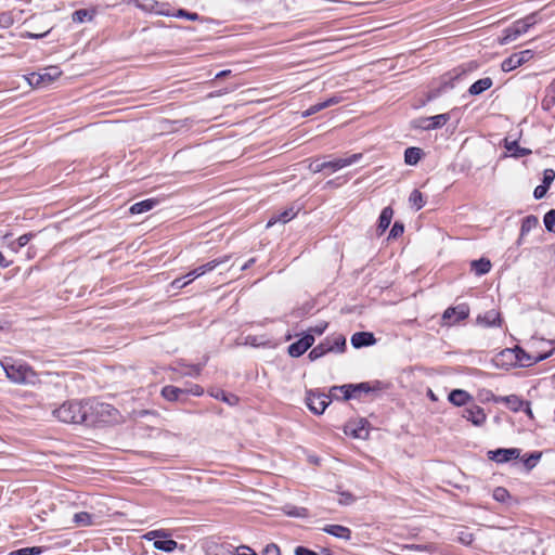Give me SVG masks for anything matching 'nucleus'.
I'll return each instance as SVG.
<instances>
[{"label": "nucleus", "instance_id": "obj_27", "mask_svg": "<svg viewBox=\"0 0 555 555\" xmlns=\"http://www.w3.org/2000/svg\"><path fill=\"white\" fill-rule=\"evenodd\" d=\"M332 352L331 347L328 345L327 339H324L322 343L317 345L308 354L311 361L318 360L325 356L326 353Z\"/></svg>", "mask_w": 555, "mask_h": 555}, {"label": "nucleus", "instance_id": "obj_19", "mask_svg": "<svg viewBox=\"0 0 555 555\" xmlns=\"http://www.w3.org/2000/svg\"><path fill=\"white\" fill-rule=\"evenodd\" d=\"M539 225V219L538 217L533 215H529L522 219L521 227H520V234L517 240V244L521 245L524 237L534 228Z\"/></svg>", "mask_w": 555, "mask_h": 555}, {"label": "nucleus", "instance_id": "obj_9", "mask_svg": "<svg viewBox=\"0 0 555 555\" xmlns=\"http://www.w3.org/2000/svg\"><path fill=\"white\" fill-rule=\"evenodd\" d=\"M469 315V307L465 304L456 307H450L446 309L442 314V320L446 325H453L462 320H465Z\"/></svg>", "mask_w": 555, "mask_h": 555}, {"label": "nucleus", "instance_id": "obj_23", "mask_svg": "<svg viewBox=\"0 0 555 555\" xmlns=\"http://www.w3.org/2000/svg\"><path fill=\"white\" fill-rule=\"evenodd\" d=\"M157 204H158L157 199H155V198H147V199H144V201H141V202H138V203L133 204L130 207L129 211L132 215L146 212V211H150L151 209H153Z\"/></svg>", "mask_w": 555, "mask_h": 555}, {"label": "nucleus", "instance_id": "obj_24", "mask_svg": "<svg viewBox=\"0 0 555 555\" xmlns=\"http://www.w3.org/2000/svg\"><path fill=\"white\" fill-rule=\"evenodd\" d=\"M472 399L470 395L462 389H454L449 393V400L456 406H462L467 404V402Z\"/></svg>", "mask_w": 555, "mask_h": 555}, {"label": "nucleus", "instance_id": "obj_13", "mask_svg": "<svg viewBox=\"0 0 555 555\" xmlns=\"http://www.w3.org/2000/svg\"><path fill=\"white\" fill-rule=\"evenodd\" d=\"M463 417L475 426H481L486 422L487 415L481 406L472 403L463 410Z\"/></svg>", "mask_w": 555, "mask_h": 555}, {"label": "nucleus", "instance_id": "obj_51", "mask_svg": "<svg viewBox=\"0 0 555 555\" xmlns=\"http://www.w3.org/2000/svg\"><path fill=\"white\" fill-rule=\"evenodd\" d=\"M263 555H281L280 547L274 543H270L264 547Z\"/></svg>", "mask_w": 555, "mask_h": 555}, {"label": "nucleus", "instance_id": "obj_54", "mask_svg": "<svg viewBox=\"0 0 555 555\" xmlns=\"http://www.w3.org/2000/svg\"><path fill=\"white\" fill-rule=\"evenodd\" d=\"M428 124L430 125V120H429V117H425V118H420L417 120L414 121V126L416 128H421V129H424V130H431V128H428L426 126H428Z\"/></svg>", "mask_w": 555, "mask_h": 555}, {"label": "nucleus", "instance_id": "obj_52", "mask_svg": "<svg viewBox=\"0 0 555 555\" xmlns=\"http://www.w3.org/2000/svg\"><path fill=\"white\" fill-rule=\"evenodd\" d=\"M548 190V186L544 185V184H541V185H538L534 191H533V196L537 198V199H540L542 197L545 196L546 192Z\"/></svg>", "mask_w": 555, "mask_h": 555}, {"label": "nucleus", "instance_id": "obj_64", "mask_svg": "<svg viewBox=\"0 0 555 555\" xmlns=\"http://www.w3.org/2000/svg\"><path fill=\"white\" fill-rule=\"evenodd\" d=\"M255 258H250L247 262H245L242 267H241V271H244V270H247L248 268H250L254 263H255Z\"/></svg>", "mask_w": 555, "mask_h": 555}, {"label": "nucleus", "instance_id": "obj_31", "mask_svg": "<svg viewBox=\"0 0 555 555\" xmlns=\"http://www.w3.org/2000/svg\"><path fill=\"white\" fill-rule=\"evenodd\" d=\"M182 393H186V390L184 389H181V388H178L176 386H165L163 389H162V396L169 400V401H176L179 399L180 395Z\"/></svg>", "mask_w": 555, "mask_h": 555}, {"label": "nucleus", "instance_id": "obj_63", "mask_svg": "<svg viewBox=\"0 0 555 555\" xmlns=\"http://www.w3.org/2000/svg\"><path fill=\"white\" fill-rule=\"evenodd\" d=\"M10 264H11V262L8 261L4 257V255L0 251V267L8 268Z\"/></svg>", "mask_w": 555, "mask_h": 555}, {"label": "nucleus", "instance_id": "obj_50", "mask_svg": "<svg viewBox=\"0 0 555 555\" xmlns=\"http://www.w3.org/2000/svg\"><path fill=\"white\" fill-rule=\"evenodd\" d=\"M194 279H190V280H184V278H177L172 281L171 283V286L176 289H180V288H183L184 286H186L189 283H191Z\"/></svg>", "mask_w": 555, "mask_h": 555}, {"label": "nucleus", "instance_id": "obj_49", "mask_svg": "<svg viewBox=\"0 0 555 555\" xmlns=\"http://www.w3.org/2000/svg\"><path fill=\"white\" fill-rule=\"evenodd\" d=\"M52 27L48 28L47 30H44L43 33H30V31H26L22 37L23 38H27V39H39V38H43L46 37L50 31H51Z\"/></svg>", "mask_w": 555, "mask_h": 555}, {"label": "nucleus", "instance_id": "obj_62", "mask_svg": "<svg viewBox=\"0 0 555 555\" xmlns=\"http://www.w3.org/2000/svg\"><path fill=\"white\" fill-rule=\"evenodd\" d=\"M460 541L464 544H470L473 542V535L469 533H466L464 537L460 538Z\"/></svg>", "mask_w": 555, "mask_h": 555}, {"label": "nucleus", "instance_id": "obj_60", "mask_svg": "<svg viewBox=\"0 0 555 555\" xmlns=\"http://www.w3.org/2000/svg\"><path fill=\"white\" fill-rule=\"evenodd\" d=\"M201 370H202L201 365H192L190 367V371L185 372L184 374L189 375V376H198L201 373Z\"/></svg>", "mask_w": 555, "mask_h": 555}, {"label": "nucleus", "instance_id": "obj_29", "mask_svg": "<svg viewBox=\"0 0 555 555\" xmlns=\"http://www.w3.org/2000/svg\"><path fill=\"white\" fill-rule=\"evenodd\" d=\"M423 151L420 147H408L404 151V162L408 165L414 166L416 165L421 158H422Z\"/></svg>", "mask_w": 555, "mask_h": 555}, {"label": "nucleus", "instance_id": "obj_17", "mask_svg": "<svg viewBox=\"0 0 555 555\" xmlns=\"http://www.w3.org/2000/svg\"><path fill=\"white\" fill-rule=\"evenodd\" d=\"M366 424L367 422L364 420H361L358 423L350 422L345 426V434L350 435L353 438L366 439L369 436Z\"/></svg>", "mask_w": 555, "mask_h": 555}, {"label": "nucleus", "instance_id": "obj_8", "mask_svg": "<svg viewBox=\"0 0 555 555\" xmlns=\"http://www.w3.org/2000/svg\"><path fill=\"white\" fill-rule=\"evenodd\" d=\"M337 390L344 393V400H349L351 398H357L362 392L369 393L375 390V387H372L370 383L347 384L333 387L331 393L334 396L333 392Z\"/></svg>", "mask_w": 555, "mask_h": 555}, {"label": "nucleus", "instance_id": "obj_4", "mask_svg": "<svg viewBox=\"0 0 555 555\" xmlns=\"http://www.w3.org/2000/svg\"><path fill=\"white\" fill-rule=\"evenodd\" d=\"M361 158H362V154L356 153L348 157L336 158V159L328 160V162H321V160L317 159V160H313L310 163L309 169L314 173L321 172L325 169H330L331 171L334 172L344 167L350 166V165L359 162Z\"/></svg>", "mask_w": 555, "mask_h": 555}, {"label": "nucleus", "instance_id": "obj_56", "mask_svg": "<svg viewBox=\"0 0 555 555\" xmlns=\"http://www.w3.org/2000/svg\"><path fill=\"white\" fill-rule=\"evenodd\" d=\"M295 554L296 555H318V553H315L314 551H311L304 546H297L295 548Z\"/></svg>", "mask_w": 555, "mask_h": 555}, {"label": "nucleus", "instance_id": "obj_40", "mask_svg": "<svg viewBox=\"0 0 555 555\" xmlns=\"http://www.w3.org/2000/svg\"><path fill=\"white\" fill-rule=\"evenodd\" d=\"M93 13L86 9L77 10L72 14V20L75 23H83L86 21H91Z\"/></svg>", "mask_w": 555, "mask_h": 555}, {"label": "nucleus", "instance_id": "obj_36", "mask_svg": "<svg viewBox=\"0 0 555 555\" xmlns=\"http://www.w3.org/2000/svg\"><path fill=\"white\" fill-rule=\"evenodd\" d=\"M449 119H450V115L448 113L431 116V117H429V120L431 124L430 125L428 124L427 127L431 128V130L439 129L442 126H444L449 121Z\"/></svg>", "mask_w": 555, "mask_h": 555}, {"label": "nucleus", "instance_id": "obj_30", "mask_svg": "<svg viewBox=\"0 0 555 555\" xmlns=\"http://www.w3.org/2000/svg\"><path fill=\"white\" fill-rule=\"evenodd\" d=\"M505 149L511 153V155L513 157H516V158L527 156L531 153L530 150L519 146L517 141H512V142L506 141Z\"/></svg>", "mask_w": 555, "mask_h": 555}, {"label": "nucleus", "instance_id": "obj_7", "mask_svg": "<svg viewBox=\"0 0 555 555\" xmlns=\"http://www.w3.org/2000/svg\"><path fill=\"white\" fill-rule=\"evenodd\" d=\"M61 74L57 67H49L44 68L42 73H30L26 79L31 87L41 88L52 83Z\"/></svg>", "mask_w": 555, "mask_h": 555}, {"label": "nucleus", "instance_id": "obj_33", "mask_svg": "<svg viewBox=\"0 0 555 555\" xmlns=\"http://www.w3.org/2000/svg\"><path fill=\"white\" fill-rule=\"evenodd\" d=\"M501 400L514 412L521 410L525 404V402L516 395L506 396Z\"/></svg>", "mask_w": 555, "mask_h": 555}, {"label": "nucleus", "instance_id": "obj_39", "mask_svg": "<svg viewBox=\"0 0 555 555\" xmlns=\"http://www.w3.org/2000/svg\"><path fill=\"white\" fill-rule=\"evenodd\" d=\"M211 396L218 400H222L227 402L230 405H234L237 403L238 398L234 395H227L223 390L217 389L216 391L211 392Z\"/></svg>", "mask_w": 555, "mask_h": 555}, {"label": "nucleus", "instance_id": "obj_18", "mask_svg": "<svg viewBox=\"0 0 555 555\" xmlns=\"http://www.w3.org/2000/svg\"><path fill=\"white\" fill-rule=\"evenodd\" d=\"M376 343L374 335L370 332H357L351 336V345L353 348L359 349L369 347Z\"/></svg>", "mask_w": 555, "mask_h": 555}, {"label": "nucleus", "instance_id": "obj_10", "mask_svg": "<svg viewBox=\"0 0 555 555\" xmlns=\"http://www.w3.org/2000/svg\"><path fill=\"white\" fill-rule=\"evenodd\" d=\"M306 402L311 412L317 415L322 414L327 405L331 403V398L324 393H314L309 391L307 393Z\"/></svg>", "mask_w": 555, "mask_h": 555}, {"label": "nucleus", "instance_id": "obj_6", "mask_svg": "<svg viewBox=\"0 0 555 555\" xmlns=\"http://www.w3.org/2000/svg\"><path fill=\"white\" fill-rule=\"evenodd\" d=\"M5 371L7 377L13 383L23 384L28 383L35 376L34 371L24 364L14 363L5 360L1 363Z\"/></svg>", "mask_w": 555, "mask_h": 555}, {"label": "nucleus", "instance_id": "obj_26", "mask_svg": "<svg viewBox=\"0 0 555 555\" xmlns=\"http://www.w3.org/2000/svg\"><path fill=\"white\" fill-rule=\"evenodd\" d=\"M492 86V79L489 77L481 78L477 81H475L468 89L469 94L472 95H478L482 93L483 91L490 89Z\"/></svg>", "mask_w": 555, "mask_h": 555}, {"label": "nucleus", "instance_id": "obj_35", "mask_svg": "<svg viewBox=\"0 0 555 555\" xmlns=\"http://www.w3.org/2000/svg\"><path fill=\"white\" fill-rule=\"evenodd\" d=\"M154 547L159 551H164L170 553L178 547V543L175 540H156L154 542Z\"/></svg>", "mask_w": 555, "mask_h": 555}, {"label": "nucleus", "instance_id": "obj_15", "mask_svg": "<svg viewBox=\"0 0 555 555\" xmlns=\"http://www.w3.org/2000/svg\"><path fill=\"white\" fill-rule=\"evenodd\" d=\"M489 459L495 461L496 463H506L511 460L518 459L520 455V450L516 448L511 449H498L494 451H489Z\"/></svg>", "mask_w": 555, "mask_h": 555}, {"label": "nucleus", "instance_id": "obj_44", "mask_svg": "<svg viewBox=\"0 0 555 555\" xmlns=\"http://www.w3.org/2000/svg\"><path fill=\"white\" fill-rule=\"evenodd\" d=\"M540 457H541V453H539V452H533V453H531V454H530V455H529V456L524 461V464H525L526 468H527V469H529V470H530V469H532V468L537 465V463H538V461L540 460Z\"/></svg>", "mask_w": 555, "mask_h": 555}, {"label": "nucleus", "instance_id": "obj_28", "mask_svg": "<svg viewBox=\"0 0 555 555\" xmlns=\"http://www.w3.org/2000/svg\"><path fill=\"white\" fill-rule=\"evenodd\" d=\"M470 268L476 273V275L480 276L490 271L491 262L489 259L480 258L478 260H473L470 263Z\"/></svg>", "mask_w": 555, "mask_h": 555}, {"label": "nucleus", "instance_id": "obj_48", "mask_svg": "<svg viewBox=\"0 0 555 555\" xmlns=\"http://www.w3.org/2000/svg\"><path fill=\"white\" fill-rule=\"evenodd\" d=\"M327 327V322H320L319 324H317L315 326H312L308 330V333L307 334H318V335H321L324 333V331L326 330Z\"/></svg>", "mask_w": 555, "mask_h": 555}, {"label": "nucleus", "instance_id": "obj_41", "mask_svg": "<svg viewBox=\"0 0 555 555\" xmlns=\"http://www.w3.org/2000/svg\"><path fill=\"white\" fill-rule=\"evenodd\" d=\"M158 13L162 15H172L176 17H184V18H188L191 21H197L199 18L197 13H191L183 9L178 10L177 13H175V14H170L169 12H163V11H159Z\"/></svg>", "mask_w": 555, "mask_h": 555}, {"label": "nucleus", "instance_id": "obj_16", "mask_svg": "<svg viewBox=\"0 0 555 555\" xmlns=\"http://www.w3.org/2000/svg\"><path fill=\"white\" fill-rule=\"evenodd\" d=\"M229 259H230V256H223L220 258L212 259V260L208 261L207 263L202 264V266L197 267L196 269L192 270L191 272H189L188 276H192V279L199 278V276L206 274L207 272L212 271L218 266L225 263L227 261H229Z\"/></svg>", "mask_w": 555, "mask_h": 555}, {"label": "nucleus", "instance_id": "obj_14", "mask_svg": "<svg viewBox=\"0 0 555 555\" xmlns=\"http://www.w3.org/2000/svg\"><path fill=\"white\" fill-rule=\"evenodd\" d=\"M476 322L483 327H501L503 320L499 311L491 309L483 314H479Z\"/></svg>", "mask_w": 555, "mask_h": 555}, {"label": "nucleus", "instance_id": "obj_43", "mask_svg": "<svg viewBox=\"0 0 555 555\" xmlns=\"http://www.w3.org/2000/svg\"><path fill=\"white\" fill-rule=\"evenodd\" d=\"M493 499L498 502H506L509 499V492L503 487H496L493 490Z\"/></svg>", "mask_w": 555, "mask_h": 555}, {"label": "nucleus", "instance_id": "obj_2", "mask_svg": "<svg viewBox=\"0 0 555 555\" xmlns=\"http://www.w3.org/2000/svg\"><path fill=\"white\" fill-rule=\"evenodd\" d=\"M57 420L68 424H86L85 402L67 401L53 411Z\"/></svg>", "mask_w": 555, "mask_h": 555}, {"label": "nucleus", "instance_id": "obj_58", "mask_svg": "<svg viewBox=\"0 0 555 555\" xmlns=\"http://www.w3.org/2000/svg\"><path fill=\"white\" fill-rule=\"evenodd\" d=\"M0 23L4 26H11L13 21L10 13H2L0 15Z\"/></svg>", "mask_w": 555, "mask_h": 555}, {"label": "nucleus", "instance_id": "obj_61", "mask_svg": "<svg viewBox=\"0 0 555 555\" xmlns=\"http://www.w3.org/2000/svg\"><path fill=\"white\" fill-rule=\"evenodd\" d=\"M186 392H191L194 396H201L203 393V388L198 385H195L190 390H186Z\"/></svg>", "mask_w": 555, "mask_h": 555}, {"label": "nucleus", "instance_id": "obj_34", "mask_svg": "<svg viewBox=\"0 0 555 555\" xmlns=\"http://www.w3.org/2000/svg\"><path fill=\"white\" fill-rule=\"evenodd\" d=\"M331 347L332 352H344L346 348V338L343 335H338L334 338H326Z\"/></svg>", "mask_w": 555, "mask_h": 555}, {"label": "nucleus", "instance_id": "obj_42", "mask_svg": "<svg viewBox=\"0 0 555 555\" xmlns=\"http://www.w3.org/2000/svg\"><path fill=\"white\" fill-rule=\"evenodd\" d=\"M544 225L547 231L555 233V209H551L545 214Z\"/></svg>", "mask_w": 555, "mask_h": 555}, {"label": "nucleus", "instance_id": "obj_20", "mask_svg": "<svg viewBox=\"0 0 555 555\" xmlns=\"http://www.w3.org/2000/svg\"><path fill=\"white\" fill-rule=\"evenodd\" d=\"M323 531L338 539L350 540L351 538V530L340 525H326Z\"/></svg>", "mask_w": 555, "mask_h": 555}, {"label": "nucleus", "instance_id": "obj_57", "mask_svg": "<svg viewBox=\"0 0 555 555\" xmlns=\"http://www.w3.org/2000/svg\"><path fill=\"white\" fill-rule=\"evenodd\" d=\"M340 495H341V498L339 500L340 504H351L354 501V498L351 493L344 492Z\"/></svg>", "mask_w": 555, "mask_h": 555}, {"label": "nucleus", "instance_id": "obj_3", "mask_svg": "<svg viewBox=\"0 0 555 555\" xmlns=\"http://www.w3.org/2000/svg\"><path fill=\"white\" fill-rule=\"evenodd\" d=\"M538 13H531L524 18L515 21L509 27L504 29V36L500 40L501 44H507L516 40L522 34H526L533 25L538 23Z\"/></svg>", "mask_w": 555, "mask_h": 555}, {"label": "nucleus", "instance_id": "obj_11", "mask_svg": "<svg viewBox=\"0 0 555 555\" xmlns=\"http://www.w3.org/2000/svg\"><path fill=\"white\" fill-rule=\"evenodd\" d=\"M532 56L533 52L531 50H524L518 53H514L502 62L501 68L503 72H511L528 62Z\"/></svg>", "mask_w": 555, "mask_h": 555}, {"label": "nucleus", "instance_id": "obj_5", "mask_svg": "<svg viewBox=\"0 0 555 555\" xmlns=\"http://www.w3.org/2000/svg\"><path fill=\"white\" fill-rule=\"evenodd\" d=\"M552 354V351L545 352V353H528L520 347H515L514 349H505L501 351L500 356L505 357H512L515 358V363L520 364L521 366H530L532 364H535L538 362H541L545 359H547Z\"/></svg>", "mask_w": 555, "mask_h": 555}, {"label": "nucleus", "instance_id": "obj_59", "mask_svg": "<svg viewBox=\"0 0 555 555\" xmlns=\"http://www.w3.org/2000/svg\"><path fill=\"white\" fill-rule=\"evenodd\" d=\"M165 535H166V534H165V532H164V531H162V530H154V531H150V532H147V533L145 534V538H146L147 540H152V539H154V538H162V537H165Z\"/></svg>", "mask_w": 555, "mask_h": 555}, {"label": "nucleus", "instance_id": "obj_22", "mask_svg": "<svg viewBox=\"0 0 555 555\" xmlns=\"http://www.w3.org/2000/svg\"><path fill=\"white\" fill-rule=\"evenodd\" d=\"M296 215H297V211H295L293 207H289L278 215H273L269 219L267 227L270 228L273 224H275L276 222L286 223V222L291 221L293 218H295Z\"/></svg>", "mask_w": 555, "mask_h": 555}, {"label": "nucleus", "instance_id": "obj_1", "mask_svg": "<svg viewBox=\"0 0 555 555\" xmlns=\"http://www.w3.org/2000/svg\"><path fill=\"white\" fill-rule=\"evenodd\" d=\"M87 412L86 424L94 425L96 423H108L114 421L117 415V410L108 403L100 402L95 399H90L85 402Z\"/></svg>", "mask_w": 555, "mask_h": 555}, {"label": "nucleus", "instance_id": "obj_37", "mask_svg": "<svg viewBox=\"0 0 555 555\" xmlns=\"http://www.w3.org/2000/svg\"><path fill=\"white\" fill-rule=\"evenodd\" d=\"M409 203L411 207L415 208V210H420L425 205L423 194L418 190H413L410 194Z\"/></svg>", "mask_w": 555, "mask_h": 555}, {"label": "nucleus", "instance_id": "obj_21", "mask_svg": "<svg viewBox=\"0 0 555 555\" xmlns=\"http://www.w3.org/2000/svg\"><path fill=\"white\" fill-rule=\"evenodd\" d=\"M339 102H340L339 96H332V98L327 99L326 101L311 105L306 112L302 113V116L304 117L311 116L326 107L338 104Z\"/></svg>", "mask_w": 555, "mask_h": 555}, {"label": "nucleus", "instance_id": "obj_47", "mask_svg": "<svg viewBox=\"0 0 555 555\" xmlns=\"http://www.w3.org/2000/svg\"><path fill=\"white\" fill-rule=\"evenodd\" d=\"M554 179H555V171L553 169L548 168L543 171V184L544 185L550 188V185L553 183Z\"/></svg>", "mask_w": 555, "mask_h": 555}, {"label": "nucleus", "instance_id": "obj_32", "mask_svg": "<svg viewBox=\"0 0 555 555\" xmlns=\"http://www.w3.org/2000/svg\"><path fill=\"white\" fill-rule=\"evenodd\" d=\"M283 512L284 514L291 517L306 518L309 516V512L307 508L289 504L283 507Z\"/></svg>", "mask_w": 555, "mask_h": 555}, {"label": "nucleus", "instance_id": "obj_53", "mask_svg": "<svg viewBox=\"0 0 555 555\" xmlns=\"http://www.w3.org/2000/svg\"><path fill=\"white\" fill-rule=\"evenodd\" d=\"M34 236L33 233H26V234H23L21 235L16 243H17V247L21 248V247H24L25 245L28 244V242L31 240V237Z\"/></svg>", "mask_w": 555, "mask_h": 555}, {"label": "nucleus", "instance_id": "obj_45", "mask_svg": "<svg viewBox=\"0 0 555 555\" xmlns=\"http://www.w3.org/2000/svg\"><path fill=\"white\" fill-rule=\"evenodd\" d=\"M42 553V547L33 546V547H23L16 551V555H39Z\"/></svg>", "mask_w": 555, "mask_h": 555}, {"label": "nucleus", "instance_id": "obj_12", "mask_svg": "<svg viewBox=\"0 0 555 555\" xmlns=\"http://www.w3.org/2000/svg\"><path fill=\"white\" fill-rule=\"evenodd\" d=\"M314 343L312 334H305L300 339L288 346L291 357L298 358L304 354Z\"/></svg>", "mask_w": 555, "mask_h": 555}, {"label": "nucleus", "instance_id": "obj_46", "mask_svg": "<svg viewBox=\"0 0 555 555\" xmlns=\"http://www.w3.org/2000/svg\"><path fill=\"white\" fill-rule=\"evenodd\" d=\"M404 227L402 223L396 221L389 232V238H397L402 235Z\"/></svg>", "mask_w": 555, "mask_h": 555}, {"label": "nucleus", "instance_id": "obj_38", "mask_svg": "<svg viewBox=\"0 0 555 555\" xmlns=\"http://www.w3.org/2000/svg\"><path fill=\"white\" fill-rule=\"evenodd\" d=\"M92 515L87 512H79L74 515V522L77 526L87 527L93 524Z\"/></svg>", "mask_w": 555, "mask_h": 555}, {"label": "nucleus", "instance_id": "obj_25", "mask_svg": "<svg viewBox=\"0 0 555 555\" xmlns=\"http://www.w3.org/2000/svg\"><path fill=\"white\" fill-rule=\"evenodd\" d=\"M392 216H393V210L391 207L388 206L382 210L379 219H378V225H377V230L379 231L380 234L384 233L390 225Z\"/></svg>", "mask_w": 555, "mask_h": 555}, {"label": "nucleus", "instance_id": "obj_55", "mask_svg": "<svg viewBox=\"0 0 555 555\" xmlns=\"http://www.w3.org/2000/svg\"><path fill=\"white\" fill-rule=\"evenodd\" d=\"M237 555H256V553L251 547L247 545H241L237 547Z\"/></svg>", "mask_w": 555, "mask_h": 555}]
</instances>
